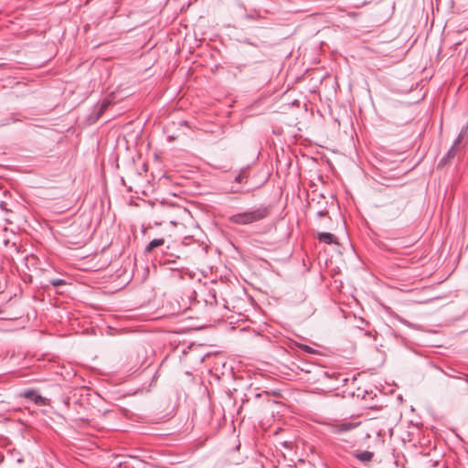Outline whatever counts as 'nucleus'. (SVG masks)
Instances as JSON below:
<instances>
[{"label":"nucleus","mask_w":468,"mask_h":468,"mask_svg":"<svg viewBox=\"0 0 468 468\" xmlns=\"http://www.w3.org/2000/svg\"><path fill=\"white\" fill-rule=\"evenodd\" d=\"M458 145H452V148L448 151L446 156H444L439 163V166L444 165L450 159L453 158L456 154V148Z\"/></svg>","instance_id":"obj_7"},{"label":"nucleus","mask_w":468,"mask_h":468,"mask_svg":"<svg viewBox=\"0 0 468 468\" xmlns=\"http://www.w3.org/2000/svg\"><path fill=\"white\" fill-rule=\"evenodd\" d=\"M49 282L54 287H58L60 285L66 284V281L63 279H52V280H50Z\"/></svg>","instance_id":"obj_11"},{"label":"nucleus","mask_w":468,"mask_h":468,"mask_svg":"<svg viewBox=\"0 0 468 468\" xmlns=\"http://www.w3.org/2000/svg\"><path fill=\"white\" fill-rule=\"evenodd\" d=\"M304 350L309 354L314 353V349L308 346H304Z\"/></svg>","instance_id":"obj_13"},{"label":"nucleus","mask_w":468,"mask_h":468,"mask_svg":"<svg viewBox=\"0 0 468 468\" xmlns=\"http://www.w3.org/2000/svg\"><path fill=\"white\" fill-rule=\"evenodd\" d=\"M355 457L362 462L363 463H367L371 462L374 453L369 451H362V452H356L355 454Z\"/></svg>","instance_id":"obj_5"},{"label":"nucleus","mask_w":468,"mask_h":468,"mask_svg":"<svg viewBox=\"0 0 468 468\" xmlns=\"http://www.w3.org/2000/svg\"><path fill=\"white\" fill-rule=\"evenodd\" d=\"M110 104L111 101L109 100L102 101L101 104L97 105L94 108L93 112L89 116V122L90 123L97 122L100 119V117L103 114V112L108 109Z\"/></svg>","instance_id":"obj_3"},{"label":"nucleus","mask_w":468,"mask_h":468,"mask_svg":"<svg viewBox=\"0 0 468 468\" xmlns=\"http://www.w3.org/2000/svg\"><path fill=\"white\" fill-rule=\"evenodd\" d=\"M271 207L260 205L241 213H237L229 217V221L238 225H249L264 219L269 216Z\"/></svg>","instance_id":"obj_1"},{"label":"nucleus","mask_w":468,"mask_h":468,"mask_svg":"<svg viewBox=\"0 0 468 468\" xmlns=\"http://www.w3.org/2000/svg\"><path fill=\"white\" fill-rule=\"evenodd\" d=\"M318 239L321 242H324L326 244H332L335 242V236L328 232H319L318 233Z\"/></svg>","instance_id":"obj_6"},{"label":"nucleus","mask_w":468,"mask_h":468,"mask_svg":"<svg viewBox=\"0 0 468 468\" xmlns=\"http://www.w3.org/2000/svg\"><path fill=\"white\" fill-rule=\"evenodd\" d=\"M463 379L468 383V374L464 375Z\"/></svg>","instance_id":"obj_14"},{"label":"nucleus","mask_w":468,"mask_h":468,"mask_svg":"<svg viewBox=\"0 0 468 468\" xmlns=\"http://www.w3.org/2000/svg\"><path fill=\"white\" fill-rule=\"evenodd\" d=\"M2 313V311L0 310V314Z\"/></svg>","instance_id":"obj_16"},{"label":"nucleus","mask_w":468,"mask_h":468,"mask_svg":"<svg viewBox=\"0 0 468 468\" xmlns=\"http://www.w3.org/2000/svg\"><path fill=\"white\" fill-rule=\"evenodd\" d=\"M164 239H154L149 242L145 248L146 252H151L154 249L158 248L164 244Z\"/></svg>","instance_id":"obj_8"},{"label":"nucleus","mask_w":468,"mask_h":468,"mask_svg":"<svg viewBox=\"0 0 468 468\" xmlns=\"http://www.w3.org/2000/svg\"><path fill=\"white\" fill-rule=\"evenodd\" d=\"M325 215H327V211L326 210H319V211H317V217L318 218H323Z\"/></svg>","instance_id":"obj_12"},{"label":"nucleus","mask_w":468,"mask_h":468,"mask_svg":"<svg viewBox=\"0 0 468 468\" xmlns=\"http://www.w3.org/2000/svg\"><path fill=\"white\" fill-rule=\"evenodd\" d=\"M231 191H232V192H235V193L239 192V189H234L233 187H232Z\"/></svg>","instance_id":"obj_15"},{"label":"nucleus","mask_w":468,"mask_h":468,"mask_svg":"<svg viewBox=\"0 0 468 468\" xmlns=\"http://www.w3.org/2000/svg\"><path fill=\"white\" fill-rule=\"evenodd\" d=\"M467 133H468V123L462 128L458 137L454 141V145H459V144L462 142L463 137L467 135Z\"/></svg>","instance_id":"obj_9"},{"label":"nucleus","mask_w":468,"mask_h":468,"mask_svg":"<svg viewBox=\"0 0 468 468\" xmlns=\"http://www.w3.org/2000/svg\"><path fill=\"white\" fill-rule=\"evenodd\" d=\"M357 425H358V423H354L351 421H345V422L334 425L332 428V431L335 433L346 432V431H349L355 429Z\"/></svg>","instance_id":"obj_4"},{"label":"nucleus","mask_w":468,"mask_h":468,"mask_svg":"<svg viewBox=\"0 0 468 468\" xmlns=\"http://www.w3.org/2000/svg\"><path fill=\"white\" fill-rule=\"evenodd\" d=\"M22 396L30 400L33 401L35 404L38 406H45L47 405V399L42 397L38 392L35 389H27L22 393Z\"/></svg>","instance_id":"obj_2"},{"label":"nucleus","mask_w":468,"mask_h":468,"mask_svg":"<svg viewBox=\"0 0 468 468\" xmlns=\"http://www.w3.org/2000/svg\"><path fill=\"white\" fill-rule=\"evenodd\" d=\"M235 182L236 183H242V182H247V176H246V172L245 171H241L236 177H235Z\"/></svg>","instance_id":"obj_10"}]
</instances>
